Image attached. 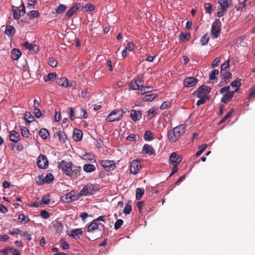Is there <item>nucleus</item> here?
I'll list each match as a JSON object with an SVG mask.
<instances>
[{
  "label": "nucleus",
  "mask_w": 255,
  "mask_h": 255,
  "mask_svg": "<svg viewBox=\"0 0 255 255\" xmlns=\"http://www.w3.org/2000/svg\"><path fill=\"white\" fill-rule=\"evenodd\" d=\"M58 167L72 178H76L80 175L81 167L74 165L71 162L63 160L59 163Z\"/></svg>",
  "instance_id": "obj_1"
},
{
  "label": "nucleus",
  "mask_w": 255,
  "mask_h": 255,
  "mask_svg": "<svg viewBox=\"0 0 255 255\" xmlns=\"http://www.w3.org/2000/svg\"><path fill=\"white\" fill-rule=\"evenodd\" d=\"M186 125H180L168 131L167 136L170 141L175 142L185 131Z\"/></svg>",
  "instance_id": "obj_2"
},
{
  "label": "nucleus",
  "mask_w": 255,
  "mask_h": 255,
  "mask_svg": "<svg viewBox=\"0 0 255 255\" xmlns=\"http://www.w3.org/2000/svg\"><path fill=\"white\" fill-rule=\"evenodd\" d=\"M124 112L122 109H116L110 113L106 119L108 122L120 121L123 116Z\"/></svg>",
  "instance_id": "obj_3"
},
{
  "label": "nucleus",
  "mask_w": 255,
  "mask_h": 255,
  "mask_svg": "<svg viewBox=\"0 0 255 255\" xmlns=\"http://www.w3.org/2000/svg\"><path fill=\"white\" fill-rule=\"evenodd\" d=\"M221 22L218 19H216L213 22L211 33L213 38H217L219 36L221 32Z\"/></svg>",
  "instance_id": "obj_4"
},
{
  "label": "nucleus",
  "mask_w": 255,
  "mask_h": 255,
  "mask_svg": "<svg viewBox=\"0 0 255 255\" xmlns=\"http://www.w3.org/2000/svg\"><path fill=\"white\" fill-rule=\"evenodd\" d=\"M211 90V88L208 86H202L195 93L198 98L208 100L209 99V97L207 95V94L210 92Z\"/></svg>",
  "instance_id": "obj_5"
},
{
  "label": "nucleus",
  "mask_w": 255,
  "mask_h": 255,
  "mask_svg": "<svg viewBox=\"0 0 255 255\" xmlns=\"http://www.w3.org/2000/svg\"><path fill=\"white\" fill-rule=\"evenodd\" d=\"M79 193L74 190L67 193L65 196L61 197V200L65 203H69L75 201L80 198Z\"/></svg>",
  "instance_id": "obj_6"
},
{
  "label": "nucleus",
  "mask_w": 255,
  "mask_h": 255,
  "mask_svg": "<svg viewBox=\"0 0 255 255\" xmlns=\"http://www.w3.org/2000/svg\"><path fill=\"white\" fill-rule=\"evenodd\" d=\"M104 225L102 224H98L94 220L88 226L87 231L89 233H94L96 232L100 231L101 232L104 230Z\"/></svg>",
  "instance_id": "obj_7"
},
{
  "label": "nucleus",
  "mask_w": 255,
  "mask_h": 255,
  "mask_svg": "<svg viewBox=\"0 0 255 255\" xmlns=\"http://www.w3.org/2000/svg\"><path fill=\"white\" fill-rule=\"evenodd\" d=\"M95 193L94 185L92 184H87L85 185L79 193L80 197L82 196H89Z\"/></svg>",
  "instance_id": "obj_8"
},
{
  "label": "nucleus",
  "mask_w": 255,
  "mask_h": 255,
  "mask_svg": "<svg viewBox=\"0 0 255 255\" xmlns=\"http://www.w3.org/2000/svg\"><path fill=\"white\" fill-rule=\"evenodd\" d=\"M36 163L38 167L41 169H45L48 166V160L46 156L43 154L39 156Z\"/></svg>",
  "instance_id": "obj_9"
},
{
  "label": "nucleus",
  "mask_w": 255,
  "mask_h": 255,
  "mask_svg": "<svg viewBox=\"0 0 255 255\" xmlns=\"http://www.w3.org/2000/svg\"><path fill=\"white\" fill-rule=\"evenodd\" d=\"M100 164L108 171H113L116 168V165L113 161L104 160L99 161Z\"/></svg>",
  "instance_id": "obj_10"
},
{
  "label": "nucleus",
  "mask_w": 255,
  "mask_h": 255,
  "mask_svg": "<svg viewBox=\"0 0 255 255\" xmlns=\"http://www.w3.org/2000/svg\"><path fill=\"white\" fill-rule=\"evenodd\" d=\"M140 168L141 165L139 160H133L130 163V173L132 174H136Z\"/></svg>",
  "instance_id": "obj_11"
},
{
  "label": "nucleus",
  "mask_w": 255,
  "mask_h": 255,
  "mask_svg": "<svg viewBox=\"0 0 255 255\" xmlns=\"http://www.w3.org/2000/svg\"><path fill=\"white\" fill-rule=\"evenodd\" d=\"M56 83L59 86L68 88L73 86L72 82H68V79L66 78H60L56 79Z\"/></svg>",
  "instance_id": "obj_12"
},
{
  "label": "nucleus",
  "mask_w": 255,
  "mask_h": 255,
  "mask_svg": "<svg viewBox=\"0 0 255 255\" xmlns=\"http://www.w3.org/2000/svg\"><path fill=\"white\" fill-rule=\"evenodd\" d=\"M80 3H76L69 8L66 13L65 16L67 18L71 17L80 7Z\"/></svg>",
  "instance_id": "obj_13"
},
{
  "label": "nucleus",
  "mask_w": 255,
  "mask_h": 255,
  "mask_svg": "<svg viewBox=\"0 0 255 255\" xmlns=\"http://www.w3.org/2000/svg\"><path fill=\"white\" fill-rule=\"evenodd\" d=\"M198 82V80L193 77L186 78L184 80V86L187 87H191L195 85Z\"/></svg>",
  "instance_id": "obj_14"
},
{
  "label": "nucleus",
  "mask_w": 255,
  "mask_h": 255,
  "mask_svg": "<svg viewBox=\"0 0 255 255\" xmlns=\"http://www.w3.org/2000/svg\"><path fill=\"white\" fill-rule=\"evenodd\" d=\"M169 160L173 164H179L181 162L182 158L180 156H177L176 152H172L170 156Z\"/></svg>",
  "instance_id": "obj_15"
},
{
  "label": "nucleus",
  "mask_w": 255,
  "mask_h": 255,
  "mask_svg": "<svg viewBox=\"0 0 255 255\" xmlns=\"http://www.w3.org/2000/svg\"><path fill=\"white\" fill-rule=\"evenodd\" d=\"M142 151L149 155H152L155 154L154 148L151 146V145L148 144H145L143 145L142 148Z\"/></svg>",
  "instance_id": "obj_16"
},
{
  "label": "nucleus",
  "mask_w": 255,
  "mask_h": 255,
  "mask_svg": "<svg viewBox=\"0 0 255 255\" xmlns=\"http://www.w3.org/2000/svg\"><path fill=\"white\" fill-rule=\"evenodd\" d=\"M23 45L29 51L34 53L37 52L39 50L38 46L37 45L32 44L27 41L25 42Z\"/></svg>",
  "instance_id": "obj_17"
},
{
  "label": "nucleus",
  "mask_w": 255,
  "mask_h": 255,
  "mask_svg": "<svg viewBox=\"0 0 255 255\" xmlns=\"http://www.w3.org/2000/svg\"><path fill=\"white\" fill-rule=\"evenodd\" d=\"M233 96V91H230L223 96V97L221 99V101L224 103L226 104L232 99Z\"/></svg>",
  "instance_id": "obj_18"
},
{
  "label": "nucleus",
  "mask_w": 255,
  "mask_h": 255,
  "mask_svg": "<svg viewBox=\"0 0 255 255\" xmlns=\"http://www.w3.org/2000/svg\"><path fill=\"white\" fill-rule=\"evenodd\" d=\"M141 115L139 111L132 110L130 112V117L133 121L139 120L141 118Z\"/></svg>",
  "instance_id": "obj_19"
},
{
  "label": "nucleus",
  "mask_w": 255,
  "mask_h": 255,
  "mask_svg": "<svg viewBox=\"0 0 255 255\" xmlns=\"http://www.w3.org/2000/svg\"><path fill=\"white\" fill-rule=\"evenodd\" d=\"M10 140L14 142H17L20 139V135L18 132L15 130H12L10 132Z\"/></svg>",
  "instance_id": "obj_20"
},
{
  "label": "nucleus",
  "mask_w": 255,
  "mask_h": 255,
  "mask_svg": "<svg viewBox=\"0 0 255 255\" xmlns=\"http://www.w3.org/2000/svg\"><path fill=\"white\" fill-rule=\"evenodd\" d=\"M83 133L82 131L79 129H75L73 132V138L76 141H80L82 138Z\"/></svg>",
  "instance_id": "obj_21"
},
{
  "label": "nucleus",
  "mask_w": 255,
  "mask_h": 255,
  "mask_svg": "<svg viewBox=\"0 0 255 255\" xmlns=\"http://www.w3.org/2000/svg\"><path fill=\"white\" fill-rule=\"evenodd\" d=\"M53 226L56 232L59 233L62 232L63 229V225L58 220H55L52 223Z\"/></svg>",
  "instance_id": "obj_22"
},
{
  "label": "nucleus",
  "mask_w": 255,
  "mask_h": 255,
  "mask_svg": "<svg viewBox=\"0 0 255 255\" xmlns=\"http://www.w3.org/2000/svg\"><path fill=\"white\" fill-rule=\"evenodd\" d=\"M21 55V52L19 49L14 48L12 50L11 52V58L13 60H17Z\"/></svg>",
  "instance_id": "obj_23"
},
{
  "label": "nucleus",
  "mask_w": 255,
  "mask_h": 255,
  "mask_svg": "<svg viewBox=\"0 0 255 255\" xmlns=\"http://www.w3.org/2000/svg\"><path fill=\"white\" fill-rule=\"evenodd\" d=\"M11 7L13 12V18L15 20H18L21 16L19 12V7L17 5H11Z\"/></svg>",
  "instance_id": "obj_24"
},
{
  "label": "nucleus",
  "mask_w": 255,
  "mask_h": 255,
  "mask_svg": "<svg viewBox=\"0 0 255 255\" xmlns=\"http://www.w3.org/2000/svg\"><path fill=\"white\" fill-rule=\"evenodd\" d=\"M153 90V87L152 86H146L141 85L139 89V92L140 94H144L148 92H151Z\"/></svg>",
  "instance_id": "obj_25"
},
{
  "label": "nucleus",
  "mask_w": 255,
  "mask_h": 255,
  "mask_svg": "<svg viewBox=\"0 0 255 255\" xmlns=\"http://www.w3.org/2000/svg\"><path fill=\"white\" fill-rule=\"evenodd\" d=\"M23 119L28 124L35 121L34 117L28 112H26L25 113Z\"/></svg>",
  "instance_id": "obj_26"
},
{
  "label": "nucleus",
  "mask_w": 255,
  "mask_h": 255,
  "mask_svg": "<svg viewBox=\"0 0 255 255\" xmlns=\"http://www.w3.org/2000/svg\"><path fill=\"white\" fill-rule=\"evenodd\" d=\"M15 32V30L13 26L9 25H6L5 27V33L7 35L9 36H12L14 34Z\"/></svg>",
  "instance_id": "obj_27"
},
{
  "label": "nucleus",
  "mask_w": 255,
  "mask_h": 255,
  "mask_svg": "<svg viewBox=\"0 0 255 255\" xmlns=\"http://www.w3.org/2000/svg\"><path fill=\"white\" fill-rule=\"evenodd\" d=\"M83 170L87 173H90L96 170V167L93 164H85L83 166Z\"/></svg>",
  "instance_id": "obj_28"
},
{
  "label": "nucleus",
  "mask_w": 255,
  "mask_h": 255,
  "mask_svg": "<svg viewBox=\"0 0 255 255\" xmlns=\"http://www.w3.org/2000/svg\"><path fill=\"white\" fill-rule=\"evenodd\" d=\"M56 134L58 136L60 142H65L67 140V135L63 131H58L56 132Z\"/></svg>",
  "instance_id": "obj_29"
},
{
  "label": "nucleus",
  "mask_w": 255,
  "mask_h": 255,
  "mask_svg": "<svg viewBox=\"0 0 255 255\" xmlns=\"http://www.w3.org/2000/svg\"><path fill=\"white\" fill-rule=\"evenodd\" d=\"M140 86L141 85H139L138 83H137L135 79L132 80L129 84L130 89L132 90H138L139 91Z\"/></svg>",
  "instance_id": "obj_30"
},
{
  "label": "nucleus",
  "mask_w": 255,
  "mask_h": 255,
  "mask_svg": "<svg viewBox=\"0 0 255 255\" xmlns=\"http://www.w3.org/2000/svg\"><path fill=\"white\" fill-rule=\"evenodd\" d=\"M15 1L18 2L19 3H20V5L19 7V12L20 14V16L23 15L25 14V7L24 6V3L22 2V0H14Z\"/></svg>",
  "instance_id": "obj_31"
},
{
  "label": "nucleus",
  "mask_w": 255,
  "mask_h": 255,
  "mask_svg": "<svg viewBox=\"0 0 255 255\" xmlns=\"http://www.w3.org/2000/svg\"><path fill=\"white\" fill-rule=\"evenodd\" d=\"M67 9L66 5L60 4L56 9H55V14L57 15L61 13H62L64 12Z\"/></svg>",
  "instance_id": "obj_32"
},
{
  "label": "nucleus",
  "mask_w": 255,
  "mask_h": 255,
  "mask_svg": "<svg viewBox=\"0 0 255 255\" xmlns=\"http://www.w3.org/2000/svg\"><path fill=\"white\" fill-rule=\"evenodd\" d=\"M56 73H50L44 77V80L45 82L52 81L56 79Z\"/></svg>",
  "instance_id": "obj_33"
},
{
  "label": "nucleus",
  "mask_w": 255,
  "mask_h": 255,
  "mask_svg": "<svg viewBox=\"0 0 255 255\" xmlns=\"http://www.w3.org/2000/svg\"><path fill=\"white\" fill-rule=\"evenodd\" d=\"M251 0H244V1L236 6V9L238 10H243V8H245L246 6L249 4Z\"/></svg>",
  "instance_id": "obj_34"
},
{
  "label": "nucleus",
  "mask_w": 255,
  "mask_h": 255,
  "mask_svg": "<svg viewBox=\"0 0 255 255\" xmlns=\"http://www.w3.org/2000/svg\"><path fill=\"white\" fill-rule=\"evenodd\" d=\"M49 134V132L46 128H41L39 131V135L43 139H46L47 138V135Z\"/></svg>",
  "instance_id": "obj_35"
},
{
  "label": "nucleus",
  "mask_w": 255,
  "mask_h": 255,
  "mask_svg": "<svg viewBox=\"0 0 255 255\" xmlns=\"http://www.w3.org/2000/svg\"><path fill=\"white\" fill-rule=\"evenodd\" d=\"M218 3L223 10H226L229 6L228 0H218Z\"/></svg>",
  "instance_id": "obj_36"
},
{
  "label": "nucleus",
  "mask_w": 255,
  "mask_h": 255,
  "mask_svg": "<svg viewBox=\"0 0 255 255\" xmlns=\"http://www.w3.org/2000/svg\"><path fill=\"white\" fill-rule=\"evenodd\" d=\"M144 193V189H142L141 188H137L136 189V195L135 198L136 200H140V199L142 197Z\"/></svg>",
  "instance_id": "obj_37"
},
{
  "label": "nucleus",
  "mask_w": 255,
  "mask_h": 255,
  "mask_svg": "<svg viewBox=\"0 0 255 255\" xmlns=\"http://www.w3.org/2000/svg\"><path fill=\"white\" fill-rule=\"evenodd\" d=\"M30 19H33L35 17H38L40 16V13L38 10H31L28 13Z\"/></svg>",
  "instance_id": "obj_38"
},
{
  "label": "nucleus",
  "mask_w": 255,
  "mask_h": 255,
  "mask_svg": "<svg viewBox=\"0 0 255 255\" xmlns=\"http://www.w3.org/2000/svg\"><path fill=\"white\" fill-rule=\"evenodd\" d=\"M127 139L128 141H137L139 139V136L138 134H131L127 137Z\"/></svg>",
  "instance_id": "obj_39"
},
{
  "label": "nucleus",
  "mask_w": 255,
  "mask_h": 255,
  "mask_svg": "<svg viewBox=\"0 0 255 255\" xmlns=\"http://www.w3.org/2000/svg\"><path fill=\"white\" fill-rule=\"evenodd\" d=\"M83 232L81 229H74L71 231V236L73 238H76V236L81 235Z\"/></svg>",
  "instance_id": "obj_40"
},
{
  "label": "nucleus",
  "mask_w": 255,
  "mask_h": 255,
  "mask_svg": "<svg viewBox=\"0 0 255 255\" xmlns=\"http://www.w3.org/2000/svg\"><path fill=\"white\" fill-rule=\"evenodd\" d=\"M207 147V145L206 144H203L200 145L199 146V150L196 152L195 155L196 157L199 156L204 152V151L206 149Z\"/></svg>",
  "instance_id": "obj_41"
},
{
  "label": "nucleus",
  "mask_w": 255,
  "mask_h": 255,
  "mask_svg": "<svg viewBox=\"0 0 255 255\" xmlns=\"http://www.w3.org/2000/svg\"><path fill=\"white\" fill-rule=\"evenodd\" d=\"M20 130L21 135L23 137L26 138L28 137L29 135V131L27 128L22 127L20 128Z\"/></svg>",
  "instance_id": "obj_42"
},
{
  "label": "nucleus",
  "mask_w": 255,
  "mask_h": 255,
  "mask_svg": "<svg viewBox=\"0 0 255 255\" xmlns=\"http://www.w3.org/2000/svg\"><path fill=\"white\" fill-rule=\"evenodd\" d=\"M156 97V95L154 94H150L149 95H147L145 96L143 98V100L145 102L147 101H153L155 98Z\"/></svg>",
  "instance_id": "obj_43"
},
{
  "label": "nucleus",
  "mask_w": 255,
  "mask_h": 255,
  "mask_svg": "<svg viewBox=\"0 0 255 255\" xmlns=\"http://www.w3.org/2000/svg\"><path fill=\"white\" fill-rule=\"evenodd\" d=\"M234 110L233 109H231L224 117L222 119V120L219 122V124H222L225 122V121L230 117H231Z\"/></svg>",
  "instance_id": "obj_44"
},
{
  "label": "nucleus",
  "mask_w": 255,
  "mask_h": 255,
  "mask_svg": "<svg viewBox=\"0 0 255 255\" xmlns=\"http://www.w3.org/2000/svg\"><path fill=\"white\" fill-rule=\"evenodd\" d=\"M54 180V176L51 173H48L47 174L45 177L44 180V182L49 184L51 183Z\"/></svg>",
  "instance_id": "obj_45"
},
{
  "label": "nucleus",
  "mask_w": 255,
  "mask_h": 255,
  "mask_svg": "<svg viewBox=\"0 0 255 255\" xmlns=\"http://www.w3.org/2000/svg\"><path fill=\"white\" fill-rule=\"evenodd\" d=\"M158 111V109L157 108L155 107H152L148 111V116L150 117V118L153 117L154 115H155L157 112Z\"/></svg>",
  "instance_id": "obj_46"
},
{
  "label": "nucleus",
  "mask_w": 255,
  "mask_h": 255,
  "mask_svg": "<svg viewBox=\"0 0 255 255\" xmlns=\"http://www.w3.org/2000/svg\"><path fill=\"white\" fill-rule=\"evenodd\" d=\"M144 137L145 140H150L153 138V134L149 130H146L144 135Z\"/></svg>",
  "instance_id": "obj_47"
},
{
  "label": "nucleus",
  "mask_w": 255,
  "mask_h": 255,
  "mask_svg": "<svg viewBox=\"0 0 255 255\" xmlns=\"http://www.w3.org/2000/svg\"><path fill=\"white\" fill-rule=\"evenodd\" d=\"M209 37L208 36V34H205L203 36H202L200 42L202 45H205L207 44L209 41Z\"/></svg>",
  "instance_id": "obj_48"
},
{
  "label": "nucleus",
  "mask_w": 255,
  "mask_h": 255,
  "mask_svg": "<svg viewBox=\"0 0 255 255\" xmlns=\"http://www.w3.org/2000/svg\"><path fill=\"white\" fill-rule=\"evenodd\" d=\"M219 74V70L217 69H214L212 70L209 75V79L210 80H215L216 78V75Z\"/></svg>",
  "instance_id": "obj_49"
},
{
  "label": "nucleus",
  "mask_w": 255,
  "mask_h": 255,
  "mask_svg": "<svg viewBox=\"0 0 255 255\" xmlns=\"http://www.w3.org/2000/svg\"><path fill=\"white\" fill-rule=\"evenodd\" d=\"M29 221V219L23 214H20L18 216V221L20 223L25 222L26 223Z\"/></svg>",
  "instance_id": "obj_50"
},
{
  "label": "nucleus",
  "mask_w": 255,
  "mask_h": 255,
  "mask_svg": "<svg viewBox=\"0 0 255 255\" xmlns=\"http://www.w3.org/2000/svg\"><path fill=\"white\" fill-rule=\"evenodd\" d=\"M84 8H85V10L86 11H93L95 9V6L94 4H93L92 3H88L85 5Z\"/></svg>",
  "instance_id": "obj_51"
},
{
  "label": "nucleus",
  "mask_w": 255,
  "mask_h": 255,
  "mask_svg": "<svg viewBox=\"0 0 255 255\" xmlns=\"http://www.w3.org/2000/svg\"><path fill=\"white\" fill-rule=\"evenodd\" d=\"M124 221L122 219H119L117 220L116 222L115 225H114V228L116 230H118L123 224Z\"/></svg>",
  "instance_id": "obj_52"
},
{
  "label": "nucleus",
  "mask_w": 255,
  "mask_h": 255,
  "mask_svg": "<svg viewBox=\"0 0 255 255\" xmlns=\"http://www.w3.org/2000/svg\"><path fill=\"white\" fill-rule=\"evenodd\" d=\"M204 7L206 11V12L210 14L212 11V6L210 3H206L204 4Z\"/></svg>",
  "instance_id": "obj_53"
},
{
  "label": "nucleus",
  "mask_w": 255,
  "mask_h": 255,
  "mask_svg": "<svg viewBox=\"0 0 255 255\" xmlns=\"http://www.w3.org/2000/svg\"><path fill=\"white\" fill-rule=\"evenodd\" d=\"M49 64L52 67H55L57 66V61L53 57H50L49 59Z\"/></svg>",
  "instance_id": "obj_54"
},
{
  "label": "nucleus",
  "mask_w": 255,
  "mask_h": 255,
  "mask_svg": "<svg viewBox=\"0 0 255 255\" xmlns=\"http://www.w3.org/2000/svg\"><path fill=\"white\" fill-rule=\"evenodd\" d=\"M229 62L230 59H228V60L224 62V63H223L221 66V73H222V71L226 70V69L229 67Z\"/></svg>",
  "instance_id": "obj_55"
},
{
  "label": "nucleus",
  "mask_w": 255,
  "mask_h": 255,
  "mask_svg": "<svg viewBox=\"0 0 255 255\" xmlns=\"http://www.w3.org/2000/svg\"><path fill=\"white\" fill-rule=\"evenodd\" d=\"M131 211V206L128 204H127L124 208L123 212L125 214H129Z\"/></svg>",
  "instance_id": "obj_56"
},
{
  "label": "nucleus",
  "mask_w": 255,
  "mask_h": 255,
  "mask_svg": "<svg viewBox=\"0 0 255 255\" xmlns=\"http://www.w3.org/2000/svg\"><path fill=\"white\" fill-rule=\"evenodd\" d=\"M84 158L92 162L93 160H95L94 155L92 153H86L84 155Z\"/></svg>",
  "instance_id": "obj_57"
},
{
  "label": "nucleus",
  "mask_w": 255,
  "mask_h": 255,
  "mask_svg": "<svg viewBox=\"0 0 255 255\" xmlns=\"http://www.w3.org/2000/svg\"><path fill=\"white\" fill-rule=\"evenodd\" d=\"M241 79H240L239 78H237L235 81H233L231 83V86L232 87H236L238 86H240L241 85Z\"/></svg>",
  "instance_id": "obj_58"
},
{
  "label": "nucleus",
  "mask_w": 255,
  "mask_h": 255,
  "mask_svg": "<svg viewBox=\"0 0 255 255\" xmlns=\"http://www.w3.org/2000/svg\"><path fill=\"white\" fill-rule=\"evenodd\" d=\"M224 77L223 78V80H224L225 83H228L227 80H229L232 77V74L230 72H226L225 74H224Z\"/></svg>",
  "instance_id": "obj_59"
},
{
  "label": "nucleus",
  "mask_w": 255,
  "mask_h": 255,
  "mask_svg": "<svg viewBox=\"0 0 255 255\" xmlns=\"http://www.w3.org/2000/svg\"><path fill=\"white\" fill-rule=\"evenodd\" d=\"M40 216L44 219H48L50 217V214L47 211L43 210L40 212Z\"/></svg>",
  "instance_id": "obj_60"
},
{
  "label": "nucleus",
  "mask_w": 255,
  "mask_h": 255,
  "mask_svg": "<svg viewBox=\"0 0 255 255\" xmlns=\"http://www.w3.org/2000/svg\"><path fill=\"white\" fill-rule=\"evenodd\" d=\"M171 106V104L168 102H164L160 106V109L163 110L169 108Z\"/></svg>",
  "instance_id": "obj_61"
},
{
  "label": "nucleus",
  "mask_w": 255,
  "mask_h": 255,
  "mask_svg": "<svg viewBox=\"0 0 255 255\" xmlns=\"http://www.w3.org/2000/svg\"><path fill=\"white\" fill-rule=\"evenodd\" d=\"M67 110L69 111L70 118L72 121H73L75 118L74 109L72 108H69L67 109Z\"/></svg>",
  "instance_id": "obj_62"
},
{
  "label": "nucleus",
  "mask_w": 255,
  "mask_h": 255,
  "mask_svg": "<svg viewBox=\"0 0 255 255\" xmlns=\"http://www.w3.org/2000/svg\"><path fill=\"white\" fill-rule=\"evenodd\" d=\"M221 57H217L215 59V60L213 61L211 66L212 68H215L217 66L219 63L221 61Z\"/></svg>",
  "instance_id": "obj_63"
},
{
  "label": "nucleus",
  "mask_w": 255,
  "mask_h": 255,
  "mask_svg": "<svg viewBox=\"0 0 255 255\" xmlns=\"http://www.w3.org/2000/svg\"><path fill=\"white\" fill-rule=\"evenodd\" d=\"M34 116L37 118H39L42 116V113L39 109H38L37 108H34Z\"/></svg>",
  "instance_id": "obj_64"
}]
</instances>
